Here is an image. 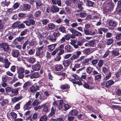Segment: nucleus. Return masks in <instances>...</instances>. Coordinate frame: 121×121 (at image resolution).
<instances>
[{"mask_svg": "<svg viewBox=\"0 0 121 121\" xmlns=\"http://www.w3.org/2000/svg\"><path fill=\"white\" fill-rule=\"evenodd\" d=\"M0 48H2L4 51L5 52H8L10 51V47L7 43L3 42L0 43Z\"/></svg>", "mask_w": 121, "mask_h": 121, "instance_id": "1", "label": "nucleus"}, {"mask_svg": "<svg viewBox=\"0 0 121 121\" xmlns=\"http://www.w3.org/2000/svg\"><path fill=\"white\" fill-rule=\"evenodd\" d=\"M43 46H42L38 48V50L36 52V55L38 56H39L40 58H42L43 56V50H42Z\"/></svg>", "mask_w": 121, "mask_h": 121, "instance_id": "2", "label": "nucleus"}, {"mask_svg": "<svg viewBox=\"0 0 121 121\" xmlns=\"http://www.w3.org/2000/svg\"><path fill=\"white\" fill-rule=\"evenodd\" d=\"M24 70V69L22 67L18 69L17 73L18 74V77L19 78L22 79L24 77V75L23 73Z\"/></svg>", "mask_w": 121, "mask_h": 121, "instance_id": "3", "label": "nucleus"}, {"mask_svg": "<svg viewBox=\"0 0 121 121\" xmlns=\"http://www.w3.org/2000/svg\"><path fill=\"white\" fill-rule=\"evenodd\" d=\"M39 86L37 85V83L35 84L30 88V91L33 93L36 92L38 90H39Z\"/></svg>", "mask_w": 121, "mask_h": 121, "instance_id": "4", "label": "nucleus"}, {"mask_svg": "<svg viewBox=\"0 0 121 121\" xmlns=\"http://www.w3.org/2000/svg\"><path fill=\"white\" fill-rule=\"evenodd\" d=\"M24 38L23 37H16L14 39L13 42V44L15 45H17L18 44V42H20L22 41L24 39Z\"/></svg>", "mask_w": 121, "mask_h": 121, "instance_id": "5", "label": "nucleus"}, {"mask_svg": "<svg viewBox=\"0 0 121 121\" xmlns=\"http://www.w3.org/2000/svg\"><path fill=\"white\" fill-rule=\"evenodd\" d=\"M69 31L72 34H74L75 36H80L82 35V33L78 31L75 29L71 28L69 29Z\"/></svg>", "mask_w": 121, "mask_h": 121, "instance_id": "6", "label": "nucleus"}, {"mask_svg": "<svg viewBox=\"0 0 121 121\" xmlns=\"http://www.w3.org/2000/svg\"><path fill=\"white\" fill-rule=\"evenodd\" d=\"M29 20H26L23 22L24 23H25L27 26H29L31 25H34L35 23V21L33 19H29Z\"/></svg>", "mask_w": 121, "mask_h": 121, "instance_id": "7", "label": "nucleus"}, {"mask_svg": "<svg viewBox=\"0 0 121 121\" xmlns=\"http://www.w3.org/2000/svg\"><path fill=\"white\" fill-rule=\"evenodd\" d=\"M20 52L18 50L13 49L12 51L11 54L14 57H17L20 55Z\"/></svg>", "mask_w": 121, "mask_h": 121, "instance_id": "8", "label": "nucleus"}, {"mask_svg": "<svg viewBox=\"0 0 121 121\" xmlns=\"http://www.w3.org/2000/svg\"><path fill=\"white\" fill-rule=\"evenodd\" d=\"M37 63L34 65L32 66L33 69L35 71L39 70L41 67V65L39 62L37 61Z\"/></svg>", "mask_w": 121, "mask_h": 121, "instance_id": "9", "label": "nucleus"}, {"mask_svg": "<svg viewBox=\"0 0 121 121\" xmlns=\"http://www.w3.org/2000/svg\"><path fill=\"white\" fill-rule=\"evenodd\" d=\"M62 64L65 67L67 68L69 65L71 63L70 59L64 60L63 61Z\"/></svg>", "mask_w": 121, "mask_h": 121, "instance_id": "10", "label": "nucleus"}, {"mask_svg": "<svg viewBox=\"0 0 121 121\" xmlns=\"http://www.w3.org/2000/svg\"><path fill=\"white\" fill-rule=\"evenodd\" d=\"M78 110L75 109L71 110L69 112V114L72 116H76L78 115Z\"/></svg>", "mask_w": 121, "mask_h": 121, "instance_id": "11", "label": "nucleus"}, {"mask_svg": "<svg viewBox=\"0 0 121 121\" xmlns=\"http://www.w3.org/2000/svg\"><path fill=\"white\" fill-rule=\"evenodd\" d=\"M26 60L27 62L31 64H34L36 61V58L32 57L27 58Z\"/></svg>", "mask_w": 121, "mask_h": 121, "instance_id": "12", "label": "nucleus"}, {"mask_svg": "<svg viewBox=\"0 0 121 121\" xmlns=\"http://www.w3.org/2000/svg\"><path fill=\"white\" fill-rule=\"evenodd\" d=\"M84 1L86 5L89 7H93L95 4L94 2L91 1L90 0H84Z\"/></svg>", "mask_w": 121, "mask_h": 121, "instance_id": "13", "label": "nucleus"}, {"mask_svg": "<svg viewBox=\"0 0 121 121\" xmlns=\"http://www.w3.org/2000/svg\"><path fill=\"white\" fill-rule=\"evenodd\" d=\"M50 10L52 12H57L59 11V9L58 7L53 5L51 7Z\"/></svg>", "mask_w": 121, "mask_h": 121, "instance_id": "14", "label": "nucleus"}, {"mask_svg": "<svg viewBox=\"0 0 121 121\" xmlns=\"http://www.w3.org/2000/svg\"><path fill=\"white\" fill-rule=\"evenodd\" d=\"M43 108V110L44 112H48L49 111L50 107L49 105L47 104L46 103L42 105Z\"/></svg>", "mask_w": 121, "mask_h": 121, "instance_id": "15", "label": "nucleus"}, {"mask_svg": "<svg viewBox=\"0 0 121 121\" xmlns=\"http://www.w3.org/2000/svg\"><path fill=\"white\" fill-rule=\"evenodd\" d=\"M64 44H61L58 47V48H56V49H58V50L60 51L58 53V54L59 55H61L64 52V51L63 49L64 48Z\"/></svg>", "mask_w": 121, "mask_h": 121, "instance_id": "16", "label": "nucleus"}, {"mask_svg": "<svg viewBox=\"0 0 121 121\" xmlns=\"http://www.w3.org/2000/svg\"><path fill=\"white\" fill-rule=\"evenodd\" d=\"M55 69L56 71H60L63 68V65H61L60 64H57L55 65Z\"/></svg>", "mask_w": 121, "mask_h": 121, "instance_id": "17", "label": "nucleus"}, {"mask_svg": "<svg viewBox=\"0 0 121 121\" xmlns=\"http://www.w3.org/2000/svg\"><path fill=\"white\" fill-rule=\"evenodd\" d=\"M10 78L7 75H5L2 77V80L3 82H9L10 81Z\"/></svg>", "mask_w": 121, "mask_h": 121, "instance_id": "18", "label": "nucleus"}, {"mask_svg": "<svg viewBox=\"0 0 121 121\" xmlns=\"http://www.w3.org/2000/svg\"><path fill=\"white\" fill-rule=\"evenodd\" d=\"M86 117V116L85 114L80 113L77 116V118L79 120L83 121L85 118Z\"/></svg>", "mask_w": 121, "mask_h": 121, "instance_id": "19", "label": "nucleus"}, {"mask_svg": "<svg viewBox=\"0 0 121 121\" xmlns=\"http://www.w3.org/2000/svg\"><path fill=\"white\" fill-rule=\"evenodd\" d=\"M65 51L68 52H70L73 50L72 48L70 45H67L65 47Z\"/></svg>", "mask_w": 121, "mask_h": 121, "instance_id": "20", "label": "nucleus"}, {"mask_svg": "<svg viewBox=\"0 0 121 121\" xmlns=\"http://www.w3.org/2000/svg\"><path fill=\"white\" fill-rule=\"evenodd\" d=\"M10 3V2L9 1H7L6 0L5 1H3L1 2L0 4L1 6L3 7L6 6L8 7Z\"/></svg>", "mask_w": 121, "mask_h": 121, "instance_id": "21", "label": "nucleus"}, {"mask_svg": "<svg viewBox=\"0 0 121 121\" xmlns=\"http://www.w3.org/2000/svg\"><path fill=\"white\" fill-rule=\"evenodd\" d=\"M4 67L5 68L7 69L9 68L11 63L7 59H4Z\"/></svg>", "mask_w": 121, "mask_h": 121, "instance_id": "22", "label": "nucleus"}, {"mask_svg": "<svg viewBox=\"0 0 121 121\" xmlns=\"http://www.w3.org/2000/svg\"><path fill=\"white\" fill-rule=\"evenodd\" d=\"M31 78H36L39 76V73L37 72H34L31 73Z\"/></svg>", "mask_w": 121, "mask_h": 121, "instance_id": "23", "label": "nucleus"}, {"mask_svg": "<svg viewBox=\"0 0 121 121\" xmlns=\"http://www.w3.org/2000/svg\"><path fill=\"white\" fill-rule=\"evenodd\" d=\"M31 101L29 100L28 103L26 104L24 106V109H26L27 110L29 109L30 108V107L31 104Z\"/></svg>", "mask_w": 121, "mask_h": 121, "instance_id": "24", "label": "nucleus"}, {"mask_svg": "<svg viewBox=\"0 0 121 121\" xmlns=\"http://www.w3.org/2000/svg\"><path fill=\"white\" fill-rule=\"evenodd\" d=\"M56 111V108L55 106L52 107L51 109V112L49 114L50 116H52L55 114Z\"/></svg>", "mask_w": 121, "mask_h": 121, "instance_id": "25", "label": "nucleus"}, {"mask_svg": "<svg viewBox=\"0 0 121 121\" xmlns=\"http://www.w3.org/2000/svg\"><path fill=\"white\" fill-rule=\"evenodd\" d=\"M22 96H19L17 97H15L13 99H12V101L14 103H16L22 98Z\"/></svg>", "mask_w": 121, "mask_h": 121, "instance_id": "26", "label": "nucleus"}, {"mask_svg": "<svg viewBox=\"0 0 121 121\" xmlns=\"http://www.w3.org/2000/svg\"><path fill=\"white\" fill-rule=\"evenodd\" d=\"M58 29L60 31L63 33H66V28L64 26H61L59 27Z\"/></svg>", "mask_w": 121, "mask_h": 121, "instance_id": "27", "label": "nucleus"}, {"mask_svg": "<svg viewBox=\"0 0 121 121\" xmlns=\"http://www.w3.org/2000/svg\"><path fill=\"white\" fill-rule=\"evenodd\" d=\"M48 37L49 40L52 42L56 41V38L54 37L53 34L52 35H49Z\"/></svg>", "mask_w": 121, "mask_h": 121, "instance_id": "28", "label": "nucleus"}, {"mask_svg": "<svg viewBox=\"0 0 121 121\" xmlns=\"http://www.w3.org/2000/svg\"><path fill=\"white\" fill-rule=\"evenodd\" d=\"M57 44L56 43L50 45L48 46V49L49 50L52 51L55 49V46Z\"/></svg>", "mask_w": 121, "mask_h": 121, "instance_id": "29", "label": "nucleus"}, {"mask_svg": "<svg viewBox=\"0 0 121 121\" xmlns=\"http://www.w3.org/2000/svg\"><path fill=\"white\" fill-rule=\"evenodd\" d=\"M48 28L51 30L54 29L55 28V25L53 23H50L48 25Z\"/></svg>", "mask_w": 121, "mask_h": 121, "instance_id": "30", "label": "nucleus"}, {"mask_svg": "<svg viewBox=\"0 0 121 121\" xmlns=\"http://www.w3.org/2000/svg\"><path fill=\"white\" fill-rule=\"evenodd\" d=\"M72 76L74 78V79L76 80H77V81L78 80L79 81H82L83 80L82 79V78H80V77L79 78V77L76 74H74Z\"/></svg>", "mask_w": 121, "mask_h": 121, "instance_id": "31", "label": "nucleus"}, {"mask_svg": "<svg viewBox=\"0 0 121 121\" xmlns=\"http://www.w3.org/2000/svg\"><path fill=\"white\" fill-rule=\"evenodd\" d=\"M41 12L39 10H38L36 11L34 14L35 16L37 17H40L41 15Z\"/></svg>", "mask_w": 121, "mask_h": 121, "instance_id": "32", "label": "nucleus"}, {"mask_svg": "<svg viewBox=\"0 0 121 121\" xmlns=\"http://www.w3.org/2000/svg\"><path fill=\"white\" fill-rule=\"evenodd\" d=\"M10 114L11 116V118L12 119L15 120L17 117V114L14 112H11L10 113Z\"/></svg>", "mask_w": 121, "mask_h": 121, "instance_id": "33", "label": "nucleus"}, {"mask_svg": "<svg viewBox=\"0 0 121 121\" xmlns=\"http://www.w3.org/2000/svg\"><path fill=\"white\" fill-rule=\"evenodd\" d=\"M90 50L89 48H86L84 50L83 52L86 55H88L90 54Z\"/></svg>", "mask_w": 121, "mask_h": 121, "instance_id": "34", "label": "nucleus"}, {"mask_svg": "<svg viewBox=\"0 0 121 121\" xmlns=\"http://www.w3.org/2000/svg\"><path fill=\"white\" fill-rule=\"evenodd\" d=\"M20 22L17 21L14 23L12 25V27L14 28H18Z\"/></svg>", "mask_w": 121, "mask_h": 121, "instance_id": "35", "label": "nucleus"}, {"mask_svg": "<svg viewBox=\"0 0 121 121\" xmlns=\"http://www.w3.org/2000/svg\"><path fill=\"white\" fill-rule=\"evenodd\" d=\"M47 119V117L46 115H44L40 117L39 121H46Z\"/></svg>", "mask_w": 121, "mask_h": 121, "instance_id": "36", "label": "nucleus"}, {"mask_svg": "<svg viewBox=\"0 0 121 121\" xmlns=\"http://www.w3.org/2000/svg\"><path fill=\"white\" fill-rule=\"evenodd\" d=\"M18 88H15L13 89V88L12 90L11 93H14V95L15 96L18 93Z\"/></svg>", "mask_w": 121, "mask_h": 121, "instance_id": "37", "label": "nucleus"}, {"mask_svg": "<svg viewBox=\"0 0 121 121\" xmlns=\"http://www.w3.org/2000/svg\"><path fill=\"white\" fill-rule=\"evenodd\" d=\"M69 86L68 84H67L61 86V88L62 90H65L67 89H69Z\"/></svg>", "mask_w": 121, "mask_h": 121, "instance_id": "38", "label": "nucleus"}, {"mask_svg": "<svg viewBox=\"0 0 121 121\" xmlns=\"http://www.w3.org/2000/svg\"><path fill=\"white\" fill-rule=\"evenodd\" d=\"M93 68L90 67H88L86 70V72L89 74L91 73L93 70Z\"/></svg>", "mask_w": 121, "mask_h": 121, "instance_id": "39", "label": "nucleus"}, {"mask_svg": "<svg viewBox=\"0 0 121 121\" xmlns=\"http://www.w3.org/2000/svg\"><path fill=\"white\" fill-rule=\"evenodd\" d=\"M80 16L82 18H84L87 15V13L86 12H80Z\"/></svg>", "mask_w": 121, "mask_h": 121, "instance_id": "40", "label": "nucleus"}, {"mask_svg": "<svg viewBox=\"0 0 121 121\" xmlns=\"http://www.w3.org/2000/svg\"><path fill=\"white\" fill-rule=\"evenodd\" d=\"M114 82L112 80L108 81L106 83V87H108V86H110L113 84Z\"/></svg>", "mask_w": 121, "mask_h": 121, "instance_id": "41", "label": "nucleus"}, {"mask_svg": "<svg viewBox=\"0 0 121 121\" xmlns=\"http://www.w3.org/2000/svg\"><path fill=\"white\" fill-rule=\"evenodd\" d=\"M106 29L104 28H101L98 30V32L100 34H102L103 33L102 31L104 33L106 32Z\"/></svg>", "mask_w": 121, "mask_h": 121, "instance_id": "42", "label": "nucleus"}, {"mask_svg": "<svg viewBox=\"0 0 121 121\" xmlns=\"http://www.w3.org/2000/svg\"><path fill=\"white\" fill-rule=\"evenodd\" d=\"M35 43L34 40H32L29 42V46H35Z\"/></svg>", "mask_w": 121, "mask_h": 121, "instance_id": "43", "label": "nucleus"}, {"mask_svg": "<svg viewBox=\"0 0 121 121\" xmlns=\"http://www.w3.org/2000/svg\"><path fill=\"white\" fill-rule=\"evenodd\" d=\"M25 10H29L31 7V5L28 4H24Z\"/></svg>", "mask_w": 121, "mask_h": 121, "instance_id": "44", "label": "nucleus"}, {"mask_svg": "<svg viewBox=\"0 0 121 121\" xmlns=\"http://www.w3.org/2000/svg\"><path fill=\"white\" fill-rule=\"evenodd\" d=\"M84 39H82L78 41L77 42V44L79 46H81L82 45L83 43L85 42Z\"/></svg>", "mask_w": 121, "mask_h": 121, "instance_id": "45", "label": "nucleus"}, {"mask_svg": "<svg viewBox=\"0 0 121 121\" xmlns=\"http://www.w3.org/2000/svg\"><path fill=\"white\" fill-rule=\"evenodd\" d=\"M28 31V29H25L24 30L21 32L20 34L21 36H22L26 34Z\"/></svg>", "mask_w": 121, "mask_h": 121, "instance_id": "46", "label": "nucleus"}, {"mask_svg": "<svg viewBox=\"0 0 121 121\" xmlns=\"http://www.w3.org/2000/svg\"><path fill=\"white\" fill-rule=\"evenodd\" d=\"M45 80V79L44 78H43L41 79L38 82V83L40 85L39 86V87L40 86V87H41V85H42V86L44 84V82H44Z\"/></svg>", "mask_w": 121, "mask_h": 121, "instance_id": "47", "label": "nucleus"}, {"mask_svg": "<svg viewBox=\"0 0 121 121\" xmlns=\"http://www.w3.org/2000/svg\"><path fill=\"white\" fill-rule=\"evenodd\" d=\"M78 58V56H76V54L75 53L69 59H70V60H73L74 59H77Z\"/></svg>", "mask_w": 121, "mask_h": 121, "instance_id": "48", "label": "nucleus"}, {"mask_svg": "<svg viewBox=\"0 0 121 121\" xmlns=\"http://www.w3.org/2000/svg\"><path fill=\"white\" fill-rule=\"evenodd\" d=\"M120 50V49H118V51H112V53L113 55L116 56L118 55L119 54V51Z\"/></svg>", "mask_w": 121, "mask_h": 121, "instance_id": "49", "label": "nucleus"}, {"mask_svg": "<svg viewBox=\"0 0 121 121\" xmlns=\"http://www.w3.org/2000/svg\"><path fill=\"white\" fill-rule=\"evenodd\" d=\"M53 35L54 37L55 38H56V39L60 35V33L59 32H54L53 33Z\"/></svg>", "mask_w": 121, "mask_h": 121, "instance_id": "50", "label": "nucleus"}, {"mask_svg": "<svg viewBox=\"0 0 121 121\" xmlns=\"http://www.w3.org/2000/svg\"><path fill=\"white\" fill-rule=\"evenodd\" d=\"M13 88L9 86L5 88V91L6 92H12Z\"/></svg>", "mask_w": 121, "mask_h": 121, "instance_id": "51", "label": "nucleus"}, {"mask_svg": "<svg viewBox=\"0 0 121 121\" xmlns=\"http://www.w3.org/2000/svg\"><path fill=\"white\" fill-rule=\"evenodd\" d=\"M117 12L118 13L121 12V5H118L116 9Z\"/></svg>", "mask_w": 121, "mask_h": 121, "instance_id": "52", "label": "nucleus"}, {"mask_svg": "<svg viewBox=\"0 0 121 121\" xmlns=\"http://www.w3.org/2000/svg\"><path fill=\"white\" fill-rule=\"evenodd\" d=\"M36 5L38 7H40L42 5L43 3H41V1L39 0H38L36 2Z\"/></svg>", "mask_w": 121, "mask_h": 121, "instance_id": "53", "label": "nucleus"}, {"mask_svg": "<svg viewBox=\"0 0 121 121\" xmlns=\"http://www.w3.org/2000/svg\"><path fill=\"white\" fill-rule=\"evenodd\" d=\"M23 22L22 23L19 24L18 27V29H21L22 28H24L25 27V26Z\"/></svg>", "mask_w": 121, "mask_h": 121, "instance_id": "54", "label": "nucleus"}, {"mask_svg": "<svg viewBox=\"0 0 121 121\" xmlns=\"http://www.w3.org/2000/svg\"><path fill=\"white\" fill-rule=\"evenodd\" d=\"M83 86L85 88L89 89V88L90 86L86 82L84 83L83 85Z\"/></svg>", "mask_w": 121, "mask_h": 121, "instance_id": "55", "label": "nucleus"}, {"mask_svg": "<svg viewBox=\"0 0 121 121\" xmlns=\"http://www.w3.org/2000/svg\"><path fill=\"white\" fill-rule=\"evenodd\" d=\"M35 52V49H30V50H29L28 53L30 55L33 54Z\"/></svg>", "mask_w": 121, "mask_h": 121, "instance_id": "56", "label": "nucleus"}, {"mask_svg": "<svg viewBox=\"0 0 121 121\" xmlns=\"http://www.w3.org/2000/svg\"><path fill=\"white\" fill-rule=\"evenodd\" d=\"M64 106L65 108V110H68L70 107V105L65 104H64Z\"/></svg>", "mask_w": 121, "mask_h": 121, "instance_id": "57", "label": "nucleus"}, {"mask_svg": "<svg viewBox=\"0 0 121 121\" xmlns=\"http://www.w3.org/2000/svg\"><path fill=\"white\" fill-rule=\"evenodd\" d=\"M39 104V102L37 100H36L33 102L32 104L33 106H35L38 105Z\"/></svg>", "mask_w": 121, "mask_h": 121, "instance_id": "58", "label": "nucleus"}, {"mask_svg": "<svg viewBox=\"0 0 121 121\" xmlns=\"http://www.w3.org/2000/svg\"><path fill=\"white\" fill-rule=\"evenodd\" d=\"M98 61L97 59L93 60L91 61V63L93 65H95L97 63Z\"/></svg>", "mask_w": 121, "mask_h": 121, "instance_id": "59", "label": "nucleus"}, {"mask_svg": "<svg viewBox=\"0 0 121 121\" xmlns=\"http://www.w3.org/2000/svg\"><path fill=\"white\" fill-rule=\"evenodd\" d=\"M29 41L28 40L26 41L23 45L22 48L24 49L26 48V47Z\"/></svg>", "mask_w": 121, "mask_h": 121, "instance_id": "60", "label": "nucleus"}, {"mask_svg": "<svg viewBox=\"0 0 121 121\" xmlns=\"http://www.w3.org/2000/svg\"><path fill=\"white\" fill-rule=\"evenodd\" d=\"M42 24L44 25H46L49 22L48 20L46 19H44L42 21Z\"/></svg>", "mask_w": 121, "mask_h": 121, "instance_id": "61", "label": "nucleus"}, {"mask_svg": "<svg viewBox=\"0 0 121 121\" xmlns=\"http://www.w3.org/2000/svg\"><path fill=\"white\" fill-rule=\"evenodd\" d=\"M19 4L17 3L16 2L15 3L13 6L14 9H16L19 7Z\"/></svg>", "mask_w": 121, "mask_h": 121, "instance_id": "62", "label": "nucleus"}, {"mask_svg": "<svg viewBox=\"0 0 121 121\" xmlns=\"http://www.w3.org/2000/svg\"><path fill=\"white\" fill-rule=\"evenodd\" d=\"M103 62L102 60H99L98 63V65L99 67H100L102 66L103 65Z\"/></svg>", "mask_w": 121, "mask_h": 121, "instance_id": "63", "label": "nucleus"}, {"mask_svg": "<svg viewBox=\"0 0 121 121\" xmlns=\"http://www.w3.org/2000/svg\"><path fill=\"white\" fill-rule=\"evenodd\" d=\"M116 38L117 39H121V34H118L116 35Z\"/></svg>", "mask_w": 121, "mask_h": 121, "instance_id": "64", "label": "nucleus"}]
</instances>
